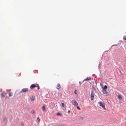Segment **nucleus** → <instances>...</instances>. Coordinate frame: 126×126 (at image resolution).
Returning <instances> with one entry per match:
<instances>
[{"label":"nucleus","instance_id":"nucleus-1","mask_svg":"<svg viewBox=\"0 0 126 126\" xmlns=\"http://www.w3.org/2000/svg\"><path fill=\"white\" fill-rule=\"evenodd\" d=\"M100 106L102 107L105 110H106V109L105 108V105L101 101H100L98 103Z\"/></svg>","mask_w":126,"mask_h":126},{"label":"nucleus","instance_id":"nucleus-2","mask_svg":"<svg viewBox=\"0 0 126 126\" xmlns=\"http://www.w3.org/2000/svg\"><path fill=\"white\" fill-rule=\"evenodd\" d=\"M72 103L75 107L78 105V104L75 100H72Z\"/></svg>","mask_w":126,"mask_h":126},{"label":"nucleus","instance_id":"nucleus-3","mask_svg":"<svg viewBox=\"0 0 126 126\" xmlns=\"http://www.w3.org/2000/svg\"><path fill=\"white\" fill-rule=\"evenodd\" d=\"M28 88H24L22 89V90L21 91V92H26L28 91Z\"/></svg>","mask_w":126,"mask_h":126},{"label":"nucleus","instance_id":"nucleus-4","mask_svg":"<svg viewBox=\"0 0 126 126\" xmlns=\"http://www.w3.org/2000/svg\"><path fill=\"white\" fill-rule=\"evenodd\" d=\"M94 95L93 94V92L92 91L91 92V100H93L94 97Z\"/></svg>","mask_w":126,"mask_h":126},{"label":"nucleus","instance_id":"nucleus-5","mask_svg":"<svg viewBox=\"0 0 126 126\" xmlns=\"http://www.w3.org/2000/svg\"><path fill=\"white\" fill-rule=\"evenodd\" d=\"M31 100L32 101H33L35 99V96H33L32 97H31L30 98Z\"/></svg>","mask_w":126,"mask_h":126},{"label":"nucleus","instance_id":"nucleus-6","mask_svg":"<svg viewBox=\"0 0 126 126\" xmlns=\"http://www.w3.org/2000/svg\"><path fill=\"white\" fill-rule=\"evenodd\" d=\"M6 94V93H5L4 92H2V93L0 94V95L2 97H4V94Z\"/></svg>","mask_w":126,"mask_h":126},{"label":"nucleus","instance_id":"nucleus-7","mask_svg":"<svg viewBox=\"0 0 126 126\" xmlns=\"http://www.w3.org/2000/svg\"><path fill=\"white\" fill-rule=\"evenodd\" d=\"M36 87L35 85L34 84H32L31 85L30 88L31 89H32L33 88H34Z\"/></svg>","mask_w":126,"mask_h":126},{"label":"nucleus","instance_id":"nucleus-8","mask_svg":"<svg viewBox=\"0 0 126 126\" xmlns=\"http://www.w3.org/2000/svg\"><path fill=\"white\" fill-rule=\"evenodd\" d=\"M103 92L104 94H107L108 93L105 90H103Z\"/></svg>","mask_w":126,"mask_h":126},{"label":"nucleus","instance_id":"nucleus-9","mask_svg":"<svg viewBox=\"0 0 126 126\" xmlns=\"http://www.w3.org/2000/svg\"><path fill=\"white\" fill-rule=\"evenodd\" d=\"M61 88L60 85L59 84H58L57 85V88L58 89H59Z\"/></svg>","mask_w":126,"mask_h":126},{"label":"nucleus","instance_id":"nucleus-10","mask_svg":"<svg viewBox=\"0 0 126 126\" xmlns=\"http://www.w3.org/2000/svg\"><path fill=\"white\" fill-rule=\"evenodd\" d=\"M107 88V86L106 85H105L103 88V90H105Z\"/></svg>","mask_w":126,"mask_h":126},{"label":"nucleus","instance_id":"nucleus-11","mask_svg":"<svg viewBox=\"0 0 126 126\" xmlns=\"http://www.w3.org/2000/svg\"><path fill=\"white\" fill-rule=\"evenodd\" d=\"M118 97L119 99L120 100L121 99H122L121 96V95H118Z\"/></svg>","mask_w":126,"mask_h":126},{"label":"nucleus","instance_id":"nucleus-12","mask_svg":"<svg viewBox=\"0 0 126 126\" xmlns=\"http://www.w3.org/2000/svg\"><path fill=\"white\" fill-rule=\"evenodd\" d=\"M75 107H76L78 110H80V109L79 107L78 106V105L77 106H76Z\"/></svg>","mask_w":126,"mask_h":126},{"label":"nucleus","instance_id":"nucleus-13","mask_svg":"<svg viewBox=\"0 0 126 126\" xmlns=\"http://www.w3.org/2000/svg\"><path fill=\"white\" fill-rule=\"evenodd\" d=\"M37 121L38 122H39L40 121V119L39 117H38L37 118Z\"/></svg>","mask_w":126,"mask_h":126},{"label":"nucleus","instance_id":"nucleus-14","mask_svg":"<svg viewBox=\"0 0 126 126\" xmlns=\"http://www.w3.org/2000/svg\"><path fill=\"white\" fill-rule=\"evenodd\" d=\"M100 64H101V63L100 62H99V64L98 66V68H99V69H100Z\"/></svg>","mask_w":126,"mask_h":126},{"label":"nucleus","instance_id":"nucleus-15","mask_svg":"<svg viewBox=\"0 0 126 126\" xmlns=\"http://www.w3.org/2000/svg\"><path fill=\"white\" fill-rule=\"evenodd\" d=\"M42 109L43 110H45V106H43L42 107Z\"/></svg>","mask_w":126,"mask_h":126},{"label":"nucleus","instance_id":"nucleus-16","mask_svg":"<svg viewBox=\"0 0 126 126\" xmlns=\"http://www.w3.org/2000/svg\"><path fill=\"white\" fill-rule=\"evenodd\" d=\"M57 115H61V114L60 113H57Z\"/></svg>","mask_w":126,"mask_h":126},{"label":"nucleus","instance_id":"nucleus-17","mask_svg":"<svg viewBox=\"0 0 126 126\" xmlns=\"http://www.w3.org/2000/svg\"><path fill=\"white\" fill-rule=\"evenodd\" d=\"M126 36V35L125 36L123 37V39L124 40H126V38L125 37Z\"/></svg>","mask_w":126,"mask_h":126},{"label":"nucleus","instance_id":"nucleus-18","mask_svg":"<svg viewBox=\"0 0 126 126\" xmlns=\"http://www.w3.org/2000/svg\"><path fill=\"white\" fill-rule=\"evenodd\" d=\"M74 93L76 94H77V91L76 90H75Z\"/></svg>","mask_w":126,"mask_h":126},{"label":"nucleus","instance_id":"nucleus-19","mask_svg":"<svg viewBox=\"0 0 126 126\" xmlns=\"http://www.w3.org/2000/svg\"><path fill=\"white\" fill-rule=\"evenodd\" d=\"M32 113H35V111L34 110H32L31 111Z\"/></svg>","mask_w":126,"mask_h":126},{"label":"nucleus","instance_id":"nucleus-20","mask_svg":"<svg viewBox=\"0 0 126 126\" xmlns=\"http://www.w3.org/2000/svg\"><path fill=\"white\" fill-rule=\"evenodd\" d=\"M12 95V93H10L9 94V96H11Z\"/></svg>","mask_w":126,"mask_h":126},{"label":"nucleus","instance_id":"nucleus-21","mask_svg":"<svg viewBox=\"0 0 126 126\" xmlns=\"http://www.w3.org/2000/svg\"><path fill=\"white\" fill-rule=\"evenodd\" d=\"M62 105L63 107H64V104L63 103H62Z\"/></svg>","mask_w":126,"mask_h":126},{"label":"nucleus","instance_id":"nucleus-22","mask_svg":"<svg viewBox=\"0 0 126 126\" xmlns=\"http://www.w3.org/2000/svg\"><path fill=\"white\" fill-rule=\"evenodd\" d=\"M37 87H38V88H37L39 90L40 89V88L39 86L38 85H37Z\"/></svg>","mask_w":126,"mask_h":126},{"label":"nucleus","instance_id":"nucleus-23","mask_svg":"<svg viewBox=\"0 0 126 126\" xmlns=\"http://www.w3.org/2000/svg\"><path fill=\"white\" fill-rule=\"evenodd\" d=\"M119 73H120V74H121L122 73L121 72V71L120 70H119Z\"/></svg>","mask_w":126,"mask_h":126},{"label":"nucleus","instance_id":"nucleus-24","mask_svg":"<svg viewBox=\"0 0 126 126\" xmlns=\"http://www.w3.org/2000/svg\"><path fill=\"white\" fill-rule=\"evenodd\" d=\"M85 79H91V78L90 77H88Z\"/></svg>","mask_w":126,"mask_h":126},{"label":"nucleus","instance_id":"nucleus-25","mask_svg":"<svg viewBox=\"0 0 126 126\" xmlns=\"http://www.w3.org/2000/svg\"><path fill=\"white\" fill-rule=\"evenodd\" d=\"M70 110H69L68 111V113H70Z\"/></svg>","mask_w":126,"mask_h":126},{"label":"nucleus","instance_id":"nucleus-26","mask_svg":"<svg viewBox=\"0 0 126 126\" xmlns=\"http://www.w3.org/2000/svg\"><path fill=\"white\" fill-rule=\"evenodd\" d=\"M90 79H85V80H86V81H87V80H89Z\"/></svg>","mask_w":126,"mask_h":126},{"label":"nucleus","instance_id":"nucleus-27","mask_svg":"<svg viewBox=\"0 0 126 126\" xmlns=\"http://www.w3.org/2000/svg\"><path fill=\"white\" fill-rule=\"evenodd\" d=\"M114 45V46H116L117 45Z\"/></svg>","mask_w":126,"mask_h":126}]
</instances>
